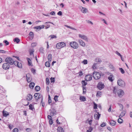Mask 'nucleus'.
Instances as JSON below:
<instances>
[{"instance_id": "9b49d317", "label": "nucleus", "mask_w": 132, "mask_h": 132, "mask_svg": "<svg viewBox=\"0 0 132 132\" xmlns=\"http://www.w3.org/2000/svg\"><path fill=\"white\" fill-rule=\"evenodd\" d=\"M101 114L99 113H97V114L95 113L94 115V117L96 120H98L100 117Z\"/></svg>"}, {"instance_id": "4be33fe9", "label": "nucleus", "mask_w": 132, "mask_h": 132, "mask_svg": "<svg viewBox=\"0 0 132 132\" xmlns=\"http://www.w3.org/2000/svg\"><path fill=\"white\" fill-rule=\"evenodd\" d=\"M35 84L34 82H30L29 85L30 88L31 89H33L35 86Z\"/></svg>"}, {"instance_id": "39448f33", "label": "nucleus", "mask_w": 132, "mask_h": 132, "mask_svg": "<svg viewBox=\"0 0 132 132\" xmlns=\"http://www.w3.org/2000/svg\"><path fill=\"white\" fill-rule=\"evenodd\" d=\"M70 45L72 48L77 49L78 47V45L77 43L75 42H71L70 43Z\"/></svg>"}, {"instance_id": "20e7f679", "label": "nucleus", "mask_w": 132, "mask_h": 132, "mask_svg": "<svg viewBox=\"0 0 132 132\" xmlns=\"http://www.w3.org/2000/svg\"><path fill=\"white\" fill-rule=\"evenodd\" d=\"M5 61L10 65H13L14 62V60L11 58L10 57H7L5 59Z\"/></svg>"}, {"instance_id": "a19ab883", "label": "nucleus", "mask_w": 132, "mask_h": 132, "mask_svg": "<svg viewBox=\"0 0 132 132\" xmlns=\"http://www.w3.org/2000/svg\"><path fill=\"white\" fill-rule=\"evenodd\" d=\"M37 45L36 43H33L31 44V46L32 47H34L36 46Z\"/></svg>"}, {"instance_id": "603ef678", "label": "nucleus", "mask_w": 132, "mask_h": 132, "mask_svg": "<svg viewBox=\"0 0 132 132\" xmlns=\"http://www.w3.org/2000/svg\"><path fill=\"white\" fill-rule=\"evenodd\" d=\"M117 89L115 87H114L113 88V92L114 94H116L117 93Z\"/></svg>"}, {"instance_id": "f03ea898", "label": "nucleus", "mask_w": 132, "mask_h": 132, "mask_svg": "<svg viewBox=\"0 0 132 132\" xmlns=\"http://www.w3.org/2000/svg\"><path fill=\"white\" fill-rule=\"evenodd\" d=\"M117 84L119 86L122 87H124L125 86V81L120 79H119L118 80Z\"/></svg>"}, {"instance_id": "c03bdc74", "label": "nucleus", "mask_w": 132, "mask_h": 132, "mask_svg": "<svg viewBox=\"0 0 132 132\" xmlns=\"http://www.w3.org/2000/svg\"><path fill=\"white\" fill-rule=\"evenodd\" d=\"M101 92L100 91H98L97 92V97H99L101 96Z\"/></svg>"}, {"instance_id": "3c124183", "label": "nucleus", "mask_w": 132, "mask_h": 132, "mask_svg": "<svg viewBox=\"0 0 132 132\" xmlns=\"http://www.w3.org/2000/svg\"><path fill=\"white\" fill-rule=\"evenodd\" d=\"M18 62V61H14V62L13 63V64H14L16 66H17Z\"/></svg>"}, {"instance_id": "e433bc0d", "label": "nucleus", "mask_w": 132, "mask_h": 132, "mask_svg": "<svg viewBox=\"0 0 132 132\" xmlns=\"http://www.w3.org/2000/svg\"><path fill=\"white\" fill-rule=\"evenodd\" d=\"M45 65L47 67H49L50 66V64L48 61H47L45 63Z\"/></svg>"}, {"instance_id": "6ab92c4d", "label": "nucleus", "mask_w": 132, "mask_h": 132, "mask_svg": "<svg viewBox=\"0 0 132 132\" xmlns=\"http://www.w3.org/2000/svg\"><path fill=\"white\" fill-rule=\"evenodd\" d=\"M80 9L82 8V9H84L83 11H82V9L81 10L82 12L83 13H86L87 11V10L85 8L82 7L81 6H80Z\"/></svg>"}, {"instance_id": "aec40b11", "label": "nucleus", "mask_w": 132, "mask_h": 132, "mask_svg": "<svg viewBox=\"0 0 132 132\" xmlns=\"http://www.w3.org/2000/svg\"><path fill=\"white\" fill-rule=\"evenodd\" d=\"M3 114L4 117H6L7 116L9 115V113L6 111H3Z\"/></svg>"}, {"instance_id": "72a5a7b5", "label": "nucleus", "mask_w": 132, "mask_h": 132, "mask_svg": "<svg viewBox=\"0 0 132 132\" xmlns=\"http://www.w3.org/2000/svg\"><path fill=\"white\" fill-rule=\"evenodd\" d=\"M123 120L121 118H119L118 119V122L119 123H121L123 122Z\"/></svg>"}, {"instance_id": "338daca9", "label": "nucleus", "mask_w": 132, "mask_h": 132, "mask_svg": "<svg viewBox=\"0 0 132 132\" xmlns=\"http://www.w3.org/2000/svg\"><path fill=\"white\" fill-rule=\"evenodd\" d=\"M79 76H81L83 75L82 72L81 71H80L79 73Z\"/></svg>"}, {"instance_id": "4468645a", "label": "nucleus", "mask_w": 132, "mask_h": 132, "mask_svg": "<svg viewBox=\"0 0 132 132\" xmlns=\"http://www.w3.org/2000/svg\"><path fill=\"white\" fill-rule=\"evenodd\" d=\"M47 118L49 120V123L50 124L52 125L53 123V122L51 117L50 115H48Z\"/></svg>"}, {"instance_id": "6e6552de", "label": "nucleus", "mask_w": 132, "mask_h": 132, "mask_svg": "<svg viewBox=\"0 0 132 132\" xmlns=\"http://www.w3.org/2000/svg\"><path fill=\"white\" fill-rule=\"evenodd\" d=\"M124 92L123 91L122 89H119L118 92V95L119 97H121L124 94Z\"/></svg>"}, {"instance_id": "69168bd1", "label": "nucleus", "mask_w": 132, "mask_h": 132, "mask_svg": "<svg viewBox=\"0 0 132 132\" xmlns=\"http://www.w3.org/2000/svg\"><path fill=\"white\" fill-rule=\"evenodd\" d=\"M43 100V98L42 97L41 103H42L43 106L44 107L45 106V104L43 102H42Z\"/></svg>"}, {"instance_id": "09e8293b", "label": "nucleus", "mask_w": 132, "mask_h": 132, "mask_svg": "<svg viewBox=\"0 0 132 132\" xmlns=\"http://www.w3.org/2000/svg\"><path fill=\"white\" fill-rule=\"evenodd\" d=\"M47 84L48 85L49 84V80L48 78H47L46 79Z\"/></svg>"}, {"instance_id": "ea45409f", "label": "nucleus", "mask_w": 132, "mask_h": 132, "mask_svg": "<svg viewBox=\"0 0 132 132\" xmlns=\"http://www.w3.org/2000/svg\"><path fill=\"white\" fill-rule=\"evenodd\" d=\"M30 36L31 37V38L32 39L34 37V34L32 32H30L29 34Z\"/></svg>"}, {"instance_id": "774afa93", "label": "nucleus", "mask_w": 132, "mask_h": 132, "mask_svg": "<svg viewBox=\"0 0 132 132\" xmlns=\"http://www.w3.org/2000/svg\"><path fill=\"white\" fill-rule=\"evenodd\" d=\"M50 14L51 15H53L55 14V12L54 11H52L50 13Z\"/></svg>"}, {"instance_id": "8fccbe9b", "label": "nucleus", "mask_w": 132, "mask_h": 132, "mask_svg": "<svg viewBox=\"0 0 132 132\" xmlns=\"http://www.w3.org/2000/svg\"><path fill=\"white\" fill-rule=\"evenodd\" d=\"M13 132H18V130L16 128L14 129L13 130Z\"/></svg>"}, {"instance_id": "a878e982", "label": "nucleus", "mask_w": 132, "mask_h": 132, "mask_svg": "<svg viewBox=\"0 0 132 132\" xmlns=\"http://www.w3.org/2000/svg\"><path fill=\"white\" fill-rule=\"evenodd\" d=\"M113 75H112L111 74L110 75V76H109L108 77V78L109 80L111 81L112 82L113 81V80L112 79V78L113 77Z\"/></svg>"}, {"instance_id": "a211bd4d", "label": "nucleus", "mask_w": 132, "mask_h": 132, "mask_svg": "<svg viewBox=\"0 0 132 132\" xmlns=\"http://www.w3.org/2000/svg\"><path fill=\"white\" fill-rule=\"evenodd\" d=\"M110 124L112 126L115 125L116 124V122L113 120H111L109 121Z\"/></svg>"}, {"instance_id": "7ed1b4c3", "label": "nucleus", "mask_w": 132, "mask_h": 132, "mask_svg": "<svg viewBox=\"0 0 132 132\" xmlns=\"http://www.w3.org/2000/svg\"><path fill=\"white\" fill-rule=\"evenodd\" d=\"M65 46V44L64 42H61L57 43L56 45V47L58 49H60L64 47Z\"/></svg>"}, {"instance_id": "5fc2aeb1", "label": "nucleus", "mask_w": 132, "mask_h": 132, "mask_svg": "<svg viewBox=\"0 0 132 132\" xmlns=\"http://www.w3.org/2000/svg\"><path fill=\"white\" fill-rule=\"evenodd\" d=\"M83 62L85 64H86L87 63V61L86 60H84L83 61Z\"/></svg>"}, {"instance_id": "de8ad7c7", "label": "nucleus", "mask_w": 132, "mask_h": 132, "mask_svg": "<svg viewBox=\"0 0 132 132\" xmlns=\"http://www.w3.org/2000/svg\"><path fill=\"white\" fill-rule=\"evenodd\" d=\"M3 42L5 43V46L8 45L9 44V43L7 40H4L3 41Z\"/></svg>"}, {"instance_id": "bf43d9fd", "label": "nucleus", "mask_w": 132, "mask_h": 132, "mask_svg": "<svg viewBox=\"0 0 132 132\" xmlns=\"http://www.w3.org/2000/svg\"><path fill=\"white\" fill-rule=\"evenodd\" d=\"M86 21H87V22L88 23H90L92 25H93V22L87 20H86Z\"/></svg>"}, {"instance_id": "0e129e2a", "label": "nucleus", "mask_w": 132, "mask_h": 132, "mask_svg": "<svg viewBox=\"0 0 132 132\" xmlns=\"http://www.w3.org/2000/svg\"><path fill=\"white\" fill-rule=\"evenodd\" d=\"M39 51L41 53H43L44 51L43 49V48H40L39 50Z\"/></svg>"}, {"instance_id": "f8f14e48", "label": "nucleus", "mask_w": 132, "mask_h": 132, "mask_svg": "<svg viewBox=\"0 0 132 132\" xmlns=\"http://www.w3.org/2000/svg\"><path fill=\"white\" fill-rule=\"evenodd\" d=\"M30 77V75L28 73L26 75L27 81L29 82H30L31 80V78Z\"/></svg>"}, {"instance_id": "c85d7f7f", "label": "nucleus", "mask_w": 132, "mask_h": 132, "mask_svg": "<svg viewBox=\"0 0 132 132\" xmlns=\"http://www.w3.org/2000/svg\"><path fill=\"white\" fill-rule=\"evenodd\" d=\"M97 65V63H94L92 67V68L94 69H96V67Z\"/></svg>"}, {"instance_id": "ddd939ff", "label": "nucleus", "mask_w": 132, "mask_h": 132, "mask_svg": "<svg viewBox=\"0 0 132 132\" xmlns=\"http://www.w3.org/2000/svg\"><path fill=\"white\" fill-rule=\"evenodd\" d=\"M45 26L44 25H42V26H37L35 27H34V28L35 29H36L37 30H40L41 29H43L44 28Z\"/></svg>"}, {"instance_id": "c9c22d12", "label": "nucleus", "mask_w": 132, "mask_h": 132, "mask_svg": "<svg viewBox=\"0 0 132 132\" xmlns=\"http://www.w3.org/2000/svg\"><path fill=\"white\" fill-rule=\"evenodd\" d=\"M88 128L89 129L87 130V132H91L93 130V128L91 126H90Z\"/></svg>"}, {"instance_id": "5701e85b", "label": "nucleus", "mask_w": 132, "mask_h": 132, "mask_svg": "<svg viewBox=\"0 0 132 132\" xmlns=\"http://www.w3.org/2000/svg\"><path fill=\"white\" fill-rule=\"evenodd\" d=\"M56 114V112L55 110H53L52 111H51L50 113L51 116H53L55 114Z\"/></svg>"}, {"instance_id": "a18cd8bd", "label": "nucleus", "mask_w": 132, "mask_h": 132, "mask_svg": "<svg viewBox=\"0 0 132 132\" xmlns=\"http://www.w3.org/2000/svg\"><path fill=\"white\" fill-rule=\"evenodd\" d=\"M58 96L57 95H55L54 96V100L56 102L58 101L57 98Z\"/></svg>"}, {"instance_id": "4c0bfd02", "label": "nucleus", "mask_w": 132, "mask_h": 132, "mask_svg": "<svg viewBox=\"0 0 132 132\" xmlns=\"http://www.w3.org/2000/svg\"><path fill=\"white\" fill-rule=\"evenodd\" d=\"M119 70L122 74H124L125 73V71L122 68H119Z\"/></svg>"}, {"instance_id": "412c9836", "label": "nucleus", "mask_w": 132, "mask_h": 132, "mask_svg": "<svg viewBox=\"0 0 132 132\" xmlns=\"http://www.w3.org/2000/svg\"><path fill=\"white\" fill-rule=\"evenodd\" d=\"M57 131L58 132H64L63 128L61 127H59L57 129Z\"/></svg>"}, {"instance_id": "6e6d98bb", "label": "nucleus", "mask_w": 132, "mask_h": 132, "mask_svg": "<svg viewBox=\"0 0 132 132\" xmlns=\"http://www.w3.org/2000/svg\"><path fill=\"white\" fill-rule=\"evenodd\" d=\"M31 71L32 73H34L35 72L36 70L34 69L31 68Z\"/></svg>"}, {"instance_id": "680f3d73", "label": "nucleus", "mask_w": 132, "mask_h": 132, "mask_svg": "<svg viewBox=\"0 0 132 132\" xmlns=\"http://www.w3.org/2000/svg\"><path fill=\"white\" fill-rule=\"evenodd\" d=\"M39 95V94L38 93H36L35 94L34 96L36 98L37 96H38Z\"/></svg>"}, {"instance_id": "58836bf2", "label": "nucleus", "mask_w": 132, "mask_h": 132, "mask_svg": "<svg viewBox=\"0 0 132 132\" xmlns=\"http://www.w3.org/2000/svg\"><path fill=\"white\" fill-rule=\"evenodd\" d=\"M17 66L19 68H22V64L19 62H18V65Z\"/></svg>"}, {"instance_id": "bb28decb", "label": "nucleus", "mask_w": 132, "mask_h": 132, "mask_svg": "<svg viewBox=\"0 0 132 132\" xmlns=\"http://www.w3.org/2000/svg\"><path fill=\"white\" fill-rule=\"evenodd\" d=\"M52 55L51 54H49L48 56V59L49 61H51L52 59Z\"/></svg>"}, {"instance_id": "e2e57ef3", "label": "nucleus", "mask_w": 132, "mask_h": 132, "mask_svg": "<svg viewBox=\"0 0 132 132\" xmlns=\"http://www.w3.org/2000/svg\"><path fill=\"white\" fill-rule=\"evenodd\" d=\"M57 14L59 15H62V12L61 11H59L58 12Z\"/></svg>"}, {"instance_id": "13d9d810", "label": "nucleus", "mask_w": 132, "mask_h": 132, "mask_svg": "<svg viewBox=\"0 0 132 132\" xmlns=\"http://www.w3.org/2000/svg\"><path fill=\"white\" fill-rule=\"evenodd\" d=\"M6 52V51H4V50H0V53H2L3 54H4V53H5Z\"/></svg>"}, {"instance_id": "423d86ee", "label": "nucleus", "mask_w": 132, "mask_h": 132, "mask_svg": "<svg viewBox=\"0 0 132 132\" xmlns=\"http://www.w3.org/2000/svg\"><path fill=\"white\" fill-rule=\"evenodd\" d=\"M105 86L104 83L101 81H100L98 84L97 87L98 89L101 90Z\"/></svg>"}, {"instance_id": "37998d69", "label": "nucleus", "mask_w": 132, "mask_h": 132, "mask_svg": "<svg viewBox=\"0 0 132 132\" xmlns=\"http://www.w3.org/2000/svg\"><path fill=\"white\" fill-rule=\"evenodd\" d=\"M49 37H51V39L52 38H57L56 36L54 35H50Z\"/></svg>"}, {"instance_id": "1a4fd4ad", "label": "nucleus", "mask_w": 132, "mask_h": 132, "mask_svg": "<svg viewBox=\"0 0 132 132\" xmlns=\"http://www.w3.org/2000/svg\"><path fill=\"white\" fill-rule=\"evenodd\" d=\"M92 75H87L85 77V79L87 81H89L92 80Z\"/></svg>"}, {"instance_id": "c756f323", "label": "nucleus", "mask_w": 132, "mask_h": 132, "mask_svg": "<svg viewBox=\"0 0 132 132\" xmlns=\"http://www.w3.org/2000/svg\"><path fill=\"white\" fill-rule=\"evenodd\" d=\"M80 99L81 101H84L86 100V98L84 96H80Z\"/></svg>"}, {"instance_id": "cd10ccee", "label": "nucleus", "mask_w": 132, "mask_h": 132, "mask_svg": "<svg viewBox=\"0 0 132 132\" xmlns=\"http://www.w3.org/2000/svg\"><path fill=\"white\" fill-rule=\"evenodd\" d=\"M35 89L36 92H38L40 90V87L39 86H37L35 87Z\"/></svg>"}, {"instance_id": "0eeeda50", "label": "nucleus", "mask_w": 132, "mask_h": 132, "mask_svg": "<svg viewBox=\"0 0 132 132\" xmlns=\"http://www.w3.org/2000/svg\"><path fill=\"white\" fill-rule=\"evenodd\" d=\"M10 67V65L9 63H4L2 65L3 68L5 70L9 69Z\"/></svg>"}, {"instance_id": "052dcab7", "label": "nucleus", "mask_w": 132, "mask_h": 132, "mask_svg": "<svg viewBox=\"0 0 132 132\" xmlns=\"http://www.w3.org/2000/svg\"><path fill=\"white\" fill-rule=\"evenodd\" d=\"M115 53L117 55H118V56H119L120 57L122 56L117 51H116V52Z\"/></svg>"}, {"instance_id": "49530a36", "label": "nucleus", "mask_w": 132, "mask_h": 132, "mask_svg": "<svg viewBox=\"0 0 132 132\" xmlns=\"http://www.w3.org/2000/svg\"><path fill=\"white\" fill-rule=\"evenodd\" d=\"M94 109H96L97 108V105L94 102Z\"/></svg>"}, {"instance_id": "9d476101", "label": "nucleus", "mask_w": 132, "mask_h": 132, "mask_svg": "<svg viewBox=\"0 0 132 132\" xmlns=\"http://www.w3.org/2000/svg\"><path fill=\"white\" fill-rule=\"evenodd\" d=\"M79 37L84 40L88 42V39L86 36L84 35H82L80 34H79Z\"/></svg>"}, {"instance_id": "393cba45", "label": "nucleus", "mask_w": 132, "mask_h": 132, "mask_svg": "<svg viewBox=\"0 0 132 132\" xmlns=\"http://www.w3.org/2000/svg\"><path fill=\"white\" fill-rule=\"evenodd\" d=\"M29 108L30 110H31L33 111L35 110L34 106L31 104L29 105Z\"/></svg>"}, {"instance_id": "79ce46f5", "label": "nucleus", "mask_w": 132, "mask_h": 132, "mask_svg": "<svg viewBox=\"0 0 132 132\" xmlns=\"http://www.w3.org/2000/svg\"><path fill=\"white\" fill-rule=\"evenodd\" d=\"M117 104L119 106L120 108L121 109V110H123V106L121 104L118 103Z\"/></svg>"}, {"instance_id": "f3484780", "label": "nucleus", "mask_w": 132, "mask_h": 132, "mask_svg": "<svg viewBox=\"0 0 132 132\" xmlns=\"http://www.w3.org/2000/svg\"><path fill=\"white\" fill-rule=\"evenodd\" d=\"M126 113V111L125 110L123 111L120 114L119 116V118H122L125 116Z\"/></svg>"}, {"instance_id": "dca6fc26", "label": "nucleus", "mask_w": 132, "mask_h": 132, "mask_svg": "<svg viewBox=\"0 0 132 132\" xmlns=\"http://www.w3.org/2000/svg\"><path fill=\"white\" fill-rule=\"evenodd\" d=\"M32 98V96L30 94H28L27 97L26 99L28 101H30Z\"/></svg>"}, {"instance_id": "4d7b16f0", "label": "nucleus", "mask_w": 132, "mask_h": 132, "mask_svg": "<svg viewBox=\"0 0 132 132\" xmlns=\"http://www.w3.org/2000/svg\"><path fill=\"white\" fill-rule=\"evenodd\" d=\"M106 125V123L105 122H103L101 125V127H104Z\"/></svg>"}, {"instance_id": "7c9ffc66", "label": "nucleus", "mask_w": 132, "mask_h": 132, "mask_svg": "<svg viewBox=\"0 0 132 132\" xmlns=\"http://www.w3.org/2000/svg\"><path fill=\"white\" fill-rule=\"evenodd\" d=\"M81 82L82 86H85L87 84V82H85V80H82Z\"/></svg>"}, {"instance_id": "f257e3e1", "label": "nucleus", "mask_w": 132, "mask_h": 132, "mask_svg": "<svg viewBox=\"0 0 132 132\" xmlns=\"http://www.w3.org/2000/svg\"><path fill=\"white\" fill-rule=\"evenodd\" d=\"M93 76L95 79L97 80L101 78V75L100 72H94L93 74Z\"/></svg>"}, {"instance_id": "2f4dec72", "label": "nucleus", "mask_w": 132, "mask_h": 132, "mask_svg": "<svg viewBox=\"0 0 132 132\" xmlns=\"http://www.w3.org/2000/svg\"><path fill=\"white\" fill-rule=\"evenodd\" d=\"M14 42H16L17 43H18L20 41V40L18 38H16L14 39Z\"/></svg>"}, {"instance_id": "f704fd0d", "label": "nucleus", "mask_w": 132, "mask_h": 132, "mask_svg": "<svg viewBox=\"0 0 132 132\" xmlns=\"http://www.w3.org/2000/svg\"><path fill=\"white\" fill-rule=\"evenodd\" d=\"M27 59L28 61V65H31V61L30 60V59L29 58L27 57Z\"/></svg>"}, {"instance_id": "2eb2a0df", "label": "nucleus", "mask_w": 132, "mask_h": 132, "mask_svg": "<svg viewBox=\"0 0 132 132\" xmlns=\"http://www.w3.org/2000/svg\"><path fill=\"white\" fill-rule=\"evenodd\" d=\"M78 42L79 43L80 45L83 47H85V43L81 39L78 40Z\"/></svg>"}, {"instance_id": "b1692460", "label": "nucleus", "mask_w": 132, "mask_h": 132, "mask_svg": "<svg viewBox=\"0 0 132 132\" xmlns=\"http://www.w3.org/2000/svg\"><path fill=\"white\" fill-rule=\"evenodd\" d=\"M95 61L96 62H97L98 63H100L102 62L101 60L98 57H97L95 59Z\"/></svg>"}, {"instance_id": "473e14b6", "label": "nucleus", "mask_w": 132, "mask_h": 132, "mask_svg": "<svg viewBox=\"0 0 132 132\" xmlns=\"http://www.w3.org/2000/svg\"><path fill=\"white\" fill-rule=\"evenodd\" d=\"M41 97L42 95L39 94L38 95V96H37L36 98L35 97V99L36 100V101L38 102V99H39Z\"/></svg>"}, {"instance_id": "864d4df0", "label": "nucleus", "mask_w": 132, "mask_h": 132, "mask_svg": "<svg viewBox=\"0 0 132 132\" xmlns=\"http://www.w3.org/2000/svg\"><path fill=\"white\" fill-rule=\"evenodd\" d=\"M51 80V82H54L55 79L54 78L51 77L50 79Z\"/></svg>"}]
</instances>
